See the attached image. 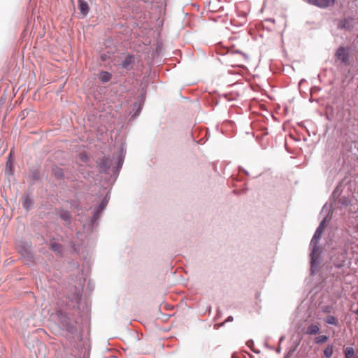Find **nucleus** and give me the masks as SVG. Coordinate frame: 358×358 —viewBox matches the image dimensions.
Returning <instances> with one entry per match:
<instances>
[{
	"mask_svg": "<svg viewBox=\"0 0 358 358\" xmlns=\"http://www.w3.org/2000/svg\"><path fill=\"white\" fill-rule=\"evenodd\" d=\"M55 176L57 178H61L63 177V171L61 169H56L55 170Z\"/></svg>",
	"mask_w": 358,
	"mask_h": 358,
	"instance_id": "nucleus-17",
	"label": "nucleus"
},
{
	"mask_svg": "<svg viewBox=\"0 0 358 358\" xmlns=\"http://www.w3.org/2000/svg\"><path fill=\"white\" fill-rule=\"evenodd\" d=\"M333 352H334L333 345H329L324 350V352H323L324 356L327 358H330L333 355Z\"/></svg>",
	"mask_w": 358,
	"mask_h": 358,
	"instance_id": "nucleus-9",
	"label": "nucleus"
},
{
	"mask_svg": "<svg viewBox=\"0 0 358 358\" xmlns=\"http://www.w3.org/2000/svg\"><path fill=\"white\" fill-rule=\"evenodd\" d=\"M357 358H358V357H357Z\"/></svg>",
	"mask_w": 358,
	"mask_h": 358,
	"instance_id": "nucleus-19",
	"label": "nucleus"
},
{
	"mask_svg": "<svg viewBox=\"0 0 358 358\" xmlns=\"http://www.w3.org/2000/svg\"><path fill=\"white\" fill-rule=\"evenodd\" d=\"M32 205L31 199L28 196H24L22 200V206L26 210H29Z\"/></svg>",
	"mask_w": 358,
	"mask_h": 358,
	"instance_id": "nucleus-11",
	"label": "nucleus"
},
{
	"mask_svg": "<svg viewBox=\"0 0 358 358\" xmlns=\"http://www.w3.org/2000/svg\"><path fill=\"white\" fill-rule=\"evenodd\" d=\"M335 55L338 59L342 61L344 64L348 63L349 55L344 47L338 48Z\"/></svg>",
	"mask_w": 358,
	"mask_h": 358,
	"instance_id": "nucleus-2",
	"label": "nucleus"
},
{
	"mask_svg": "<svg viewBox=\"0 0 358 358\" xmlns=\"http://www.w3.org/2000/svg\"><path fill=\"white\" fill-rule=\"evenodd\" d=\"M325 227H326V219L323 220L320 222L319 227L316 229V231L311 240L310 245H313V253L315 252L316 250L317 245L318 243L319 240L321 238L322 234L323 233V231L325 229Z\"/></svg>",
	"mask_w": 358,
	"mask_h": 358,
	"instance_id": "nucleus-1",
	"label": "nucleus"
},
{
	"mask_svg": "<svg viewBox=\"0 0 358 358\" xmlns=\"http://www.w3.org/2000/svg\"><path fill=\"white\" fill-rule=\"evenodd\" d=\"M78 9L83 17H85L88 14L90 7L85 1L78 0Z\"/></svg>",
	"mask_w": 358,
	"mask_h": 358,
	"instance_id": "nucleus-5",
	"label": "nucleus"
},
{
	"mask_svg": "<svg viewBox=\"0 0 358 358\" xmlns=\"http://www.w3.org/2000/svg\"><path fill=\"white\" fill-rule=\"evenodd\" d=\"M10 155L8 157V160L6 163V173L8 174V175H10L13 173V164H12V162L10 161Z\"/></svg>",
	"mask_w": 358,
	"mask_h": 358,
	"instance_id": "nucleus-12",
	"label": "nucleus"
},
{
	"mask_svg": "<svg viewBox=\"0 0 358 358\" xmlns=\"http://www.w3.org/2000/svg\"><path fill=\"white\" fill-rule=\"evenodd\" d=\"M80 159L83 162H87V160L88 157H87V156L86 155L81 153V154L80 155Z\"/></svg>",
	"mask_w": 358,
	"mask_h": 358,
	"instance_id": "nucleus-18",
	"label": "nucleus"
},
{
	"mask_svg": "<svg viewBox=\"0 0 358 358\" xmlns=\"http://www.w3.org/2000/svg\"><path fill=\"white\" fill-rule=\"evenodd\" d=\"M98 78L101 82L107 83L111 79L112 75L109 72L101 71L99 73Z\"/></svg>",
	"mask_w": 358,
	"mask_h": 358,
	"instance_id": "nucleus-6",
	"label": "nucleus"
},
{
	"mask_svg": "<svg viewBox=\"0 0 358 358\" xmlns=\"http://www.w3.org/2000/svg\"><path fill=\"white\" fill-rule=\"evenodd\" d=\"M349 20H345L339 24L338 27L341 29H346L350 30L351 29V26L349 24Z\"/></svg>",
	"mask_w": 358,
	"mask_h": 358,
	"instance_id": "nucleus-14",
	"label": "nucleus"
},
{
	"mask_svg": "<svg viewBox=\"0 0 358 358\" xmlns=\"http://www.w3.org/2000/svg\"><path fill=\"white\" fill-rule=\"evenodd\" d=\"M319 332V324L312 323L306 327L305 334L307 335H317Z\"/></svg>",
	"mask_w": 358,
	"mask_h": 358,
	"instance_id": "nucleus-4",
	"label": "nucleus"
},
{
	"mask_svg": "<svg viewBox=\"0 0 358 358\" xmlns=\"http://www.w3.org/2000/svg\"><path fill=\"white\" fill-rule=\"evenodd\" d=\"M134 62V57L131 55H128L122 64V66L124 69H129L130 65Z\"/></svg>",
	"mask_w": 358,
	"mask_h": 358,
	"instance_id": "nucleus-7",
	"label": "nucleus"
},
{
	"mask_svg": "<svg viewBox=\"0 0 358 358\" xmlns=\"http://www.w3.org/2000/svg\"><path fill=\"white\" fill-rule=\"evenodd\" d=\"M60 217L62 220L68 221L71 218V215L67 211H63L62 213H61Z\"/></svg>",
	"mask_w": 358,
	"mask_h": 358,
	"instance_id": "nucleus-16",
	"label": "nucleus"
},
{
	"mask_svg": "<svg viewBox=\"0 0 358 358\" xmlns=\"http://www.w3.org/2000/svg\"><path fill=\"white\" fill-rule=\"evenodd\" d=\"M344 352L345 358H352L355 354L354 349L351 347L346 348Z\"/></svg>",
	"mask_w": 358,
	"mask_h": 358,
	"instance_id": "nucleus-13",
	"label": "nucleus"
},
{
	"mask_svg": "<svg viewBox=\"0 0 358 358\" xmlns=\"http://www.w3.org/2000/svg\"><path fill=\"white\" fill-rule=\"evenodd\" d=\"M329 339V337L326 335H320L315 338V342L317 344H322L326 343Z\"/></svg>",
	"mask_w": 358,
	"mask_h": 358,
	"instance_id": "nucleus-10",
	"label": "nucleus"
},
{
	"mask_svg": "<svg viewBox=\"0 0 358 358\" xmlns=\"http://www.w3.org/2000/svg\"><path fill=\"white\" fill-rule=\"evenodd\" d=\"M324 321L326 323L337 326L338 324V319L333 315H328L325 317Z\"/></svg>",
	"mask_w": 358,
	"mask_h": 358,
	"instance_id": "nucleus-8",
	"label": "nucleus"
},
{
	"mask_svg": "<svg viewBox=\"0 0 358 358\" xmlns=\"http://www.w3.org/2000/svg\"><path fill=\"white\" fill-rule=\"evenodd\" d=\"M308 3L318 6L320 8H327L333 5L335 0H305Z\"/></svg>",
	"mask_w": 358,
	"mask_h": 358,
	"instance_id": "nucleus-3",
	"label": "nucleus"
},
{
	"mask_svg": "<svg viewBox=\"0 0 358 358\" xmlns=\"http://www.w3.org/2000/svg\"><path fill=\"white\" fill-rule=\"evenodd\" d=\"M51 249L57 252H61L62 251V245L59 243H52L50 245Z\"/></svg>",
	"mask_w": 358,
	"mask_h": 358,
	"instance_id": "nucleus-15",
	"label": "nucleus"
}]
</instances>
